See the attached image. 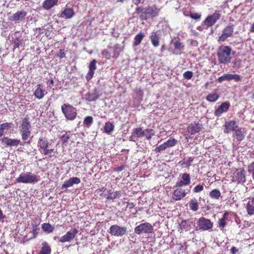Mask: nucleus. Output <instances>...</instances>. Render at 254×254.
<instances>
[{
  "mask_svg": "<svg viewBox=\"0 0 254 254\" xmlns=\"http://www.w3.org/2000/svg\"><path fill=\"white\" fill-rule=\"evenodd\" d=\"M31 127L30 118L27 116L21 119L20 121L19 131L22 140L25 141L30 137L31 134Z\"/></svg>",
  "mask_w": 254,
  "mask_h": 254,
  "instance_id": "f257e3e1",
  "label": "nucleus"
},
{
  "mask_svg": "<svg viewBox=\"0 0 254 254\" xmlns=\"http://www.w3.org/2000/svg\"><path fill=\"white\" fill-rule=\"evenodd\" d=\"M232 49L228 46H221L218 50L217 56L219 62L221 64H227L231 60Z\"/></svg>",
  "mask_w": 254,
  "mask_h": 254,
  "instance_id": "f03ea898",
  "label": "nucleus"
},
{
  "mask_svg": "<svg viewBox=\"0 0 254 254\" xmlns=\"http://www.w3.org/2000/svg\"><path fill=\"white\" fill-rule=\"evenodd\" d=\"M40 180V177L31 172L22 173L16 178V181L18 183L32 184L37 183Z\"/></svg>",
  "mask_w": 254,
  "mask_h": 254,
  "instance_id": "7ed1b4c3",
  "label": "nucleus"
},
{
  "mask_svg": "<svg viewBox=\"0 0 254 254\" xmlns=\"http://www.w3.org/2000/svg\"><path fill=\"white\" fill-rule=\"evenodd\" d=\"M61 109L65 117L69 120H73L77 115L76 110L71 105L64 104L62 105Z\"/></svg>",
  "mask_w": 254,
  "mask_h": 254,
  "instance_id": "20e7f679",
  "label": "nucleus"
},
{
  "mask_svg": "<svg viewBox=\"0 0 254 254\" xmlns=\"http://www.w3.org/2000/svg\"><path fill=\"white\" fill-rule=\"evenodd\" d=\"M153 227L152 225L148 222L141 223L134 228V233L140 235L141 233H151L153 232Z\"/></svg>",
  "mask_w": 254,
  "mask_h": 254,
  "instance_id": "39448f33",
  "label": "nucleus"
},
{
  "mask_svg": "<svg viewBox=\"0 0 254 254\" xmlns=\"http://www.w3.org/2000/svg\"><path fill=\"white\" fill-rule=\"evenodd\" d=\"M78 233V230L76 228H71L69 231L67 232L59 239V242L62 243L70 242L75 238Z\"/></svg>",
  "mask_w": 254,
  "mask_h": 254,
  "instance_id": "423d86ee",
  "label": "nucleus"
},
{
  "mask_svg": "<svg viewBox=\"0 0 254 254\" xmlns=\"http://www.w3.org/2000/svg\"><path fill=\"white\" fill-rule=\"evenodd\" d=\"M127 229L126 227H121L118 225H112L109 229V233L112 235L117 237L123 236L126 234Z\"/></svg>",
  "mask_w": 254,
  "mask_h": 254,
  "instance_id": "0eeeda50",
  "label": "nucleus"
},
{
  "mask_svg": "<svg viewBox=\"0 0 254 254\" xmlns=\"http://www.w3.org/2000/svg\"><path fill=\"white\" fill-rule=\"evenodd\" d=\"M233 32L234 25L230 23L223 30L222 34L219 37L218 41H225L227 38L232 36Z\"/></svg>",
  "mask_w": 254,
  "mask_h": 254,
  "instance_id": "6e6552de",
  "label": "nucleus"
},
{
  "mask_svg": "<svg viewBox=\"0 0 254 254\" xmlns=\"http://www.w3.org/2000/svg\"><path fill=\"white\" fill-rule=\"evenodd\" d=\"M197 225L199 230L207 231L213 227V223L208 219L201 217L197 221Z\"/></svg>",
  "mask_w": 254,
  "mask_h": 254,
  "instance_id": "1a4fd4ad",
  "label": "nucleus"
},
{
  "mask_svg": "<svg viewBox=\"0 0 254 254\" xmlns=\"http://www.w3.org/2000/svg\"><path fill=\"white\" fill-rule=\"evenodd\" d=\"M244 169H237L235 173H234V177L232 179V182H238V184H244L246 181V176L245 175Z\"/></svg>",
  "mask_w": 254,
  "mask_h": 254,
  "instance_id": "9d476101",
  "label": "nucleus"
},
{
  "mask_svg": "<svg viewBox=\"0 0 254 254\" xmlns=\"http://www.w3.org/2000/svg\"><path fill=\"white\" fill-rule=\"evenodd\" d=\"M220 15L218 11H216L213 14L208 16L203 23L207 27L213 25L219 19Z\"/></svg>",
  "mask_w": 254,
  "mask_h": 254,
  "instance_id": "9b49d317",
  "label": "nucleus"
},
{
  "mask_svg": "<svg viewBox=\"0 0 254 254\" xmlns=\"http://www.w3.org/2000/svg\"><path fill=\"white\" fill-rule=\"evenodd\" d=\"M230 106L229 102H225L222 103L220 106L215 110L214 115L215 116L219 117L222 114L227 112Z\"/></svg>",
  "mask_w": 254,
  "mask_h": 254,
  "instance_id": "f8f14e48",
  "label": "nucleus"
},
{
  "mask_svg": "<svg viewBox=\"0 0 254 254\" xmlns=\"http://www.w3.org/2000/svg\"><path fill=\"white\" fill-rule=\"evenodd\" d=\"M1 142L7 146L15 147L17 146L20 144V140L5 137L1 139Z\"/></svg>",
  "mask_w": 254,
  "mask_h": 254,
  "instance_id": "ddd939ff",
  "label": "nucleus"
},
{
  "mask_svg": "<svg viewBox=\"0 0 254 254\" xmlns=\"http://www.w3.org/2000/svg\"><path fill=\"white\" fill-rule=\"evenodd\" d=\"M186 195L185 189L179 188L175 190L173 192L172 198L176 201L180 200L184 197Z\"/></svg>",
  "mask_w": 254,
  "mask_h": 254,
  "instance_id": "4468645a",
  "label": "nucleus"
},
{
  "mask_svg": "<svg viewBox=\"0 0 254 254\" xmlns=\"http://www.w3.org/2000/svg\"><path fill=\"white\" fill-rule=\"evenodd\" d=\"M202 128V125L198 123L194 122L190 124L188 127V131L191 134L199 132Z\"/></svg>",
  "mask_w": 254,
  "mask_h": 254,
  "instance_id": "2eb2a0df",
  "label": "nucleus"
},
{
  "mask_svg": "<svg viewBox=\"0 0 254 254\" xmlns=\"http://www.w3.org/2000/svg\"><path fill=\"white\" fill-rule=\"evenodd\" d=\"M141 136H143L142 129L140 127H137L132 129L128 139L130 141H135L137 138Z\"/></svg>",
  "mask_w": 254,
  "mask_h": 254,
  "instance_id": "dca6fc26",
  "label": "nucleus"
},
{
  "mask_svg": "<svg viewBox=\"0 0 254 254\" xmlns=\"http://www.w3.org/2000/svg\"><path fill=\"white\" fill-rule=\"evenodd\" d=\"M159 9L156 6H148L145 8V15L149 17H154L158 15Z\"/></svg>",
  "mask_w": 254,
  "mask_h": 254,
  "instance_id": "f3484780",
  "label": "nucleus"
},
{
  "mask_svg": "<svg viewBox=\"0 0 254 254\" xmlns=\"http://www.w3.org/2000/svg\"><path fill=\"white\" fill-rule=\"evenodd\" d=\"M80 183V179L77 177L70 178L68 180L64 182L62 186V189H66L72 187L74 184H78Z\"/></svg>",
  "mask_w": 254,
  "mask_h": 254,
  "instance_id": "a211bd4d",
  "label": "nucleus"
},
{
  "mask_svg": "<svg viewBox=\"0 0 254 254\" xmlns=\"http://www.w3.org/2000/svg\"><path fill=\"white\" fill-rule=\"evenodd\" d=\"M239 127L237 125V123L234 121H231L229 122H226L224 126V132L228 133L231 131H235Z\"/></svg>",
  "mask_w": 254,
  "mask_h": 254,
  "instance_id": "6ab92c4d",
  "label": "nucleus"
},
{
  "mask_svg": "<svg viewBox=\"0 0 254 254\" xmlns=\"http://www.w3.org/2000/svg\"><path fill=\"white\" fill-rule=\"evenodd\" d=\"M27 14L24 10H19L9 18L11 21H19L23 20Z\"/></svg>",
  "mask_w": 254,
  "mask_h": 254,
  "instance_id": "aec40b11",
  "label": "nucleus"
},
{
  "mask_svg": "<svg viewBox=\"0 0 254 254\" xmlns=\"http://www.w3.org/2000/svg\"><path fill=\"white\" fill-rule=\"evenodd\" d=\"M45 92L43 85L39 84L36 86L34 94L37 99H41L45 95Z\"/></svg>",
  "mask_w": 254,
  "mask_h": 254,
  "instance_id": "412c9836",
  "label": "nucleus"
},
{
  "mask_svg": "<svg viewBox=\"0 0 254 254\" xmlns=\"http://www.w3.org/2000/svg\"><path fill=\"white\" fill-rule=\"evenodd\" d=\"M96 61L95 60H93L90 63L89 66V71L86 74V79L89 81L90 80L92 77L93 76V75L94 74V70L96 68Z\"/></svg>",
  "mask_w": 254,
  "mask_h": 254,
  "instance_id": "4be33fe9",
  "label": "nucleus"
},
{
  "mask_svg": "<svg viewBox=\"0 0 254 254\" xmlns=\"http://www.w3.org/2000/svg\"><path fill=\"white\" fill-rule=\"evenodd\" d=\"M172 43L174 45V50L173 54L175 55L181 54V51L184 49V45L180 41V40L172 41Z\"/></svg>",
  "mask_w": 254,
  "mask_h": 254,
  "instance_id": "5701e85b",
  "label": "nucleus"
},
{
  "mask_svg": "<svg viewBox=\"0 0 254 254\" xmlns=\"http://www.w3.org/2000/svg\"><path fill=\"white\" fill-rule=\"evenodd\" d=\"M150 39L154 47H157L159 46L160 36L158 32H152L151 33Z\"/></svg>",
  "mask_w": 254,
  "mask_h": 254,
  "instance_id": "b1692460",
  "label": "nucleus"
},
{
  "mask_svg": "<svg viewBox=\"0 0 254 254\" xmlns=\"http://www.w3.org/2000/svg\"><path fill=\"white\" fill-rule=\"evenodd\" d=\"M100 95L97 92L96 89H94L93 92H88L85 95L86 100L89 102L96 101L99 97Z\"/></svg>",
  "mask_w": 254,
  "mask_h": 254,
  "instance_id": "393cba45",
  "label": "nucleus"
},
{
  "mask_svg": "<svg viewBox=\"0 0 254 254\" xmlns=\"http://www.w3.org/2000/svg\"><path fill=\"white\" fill-rule=\"evenodd\" d=\"M74 15L73 9L71 8H66L63 10L61 14V17L65 19L71 18Z\"/></svg>",
  "mask_w": 254,
  "mask_h": 254,
  "instance_id": "a878e982",
  "label": "nucleus"
},
{
  "mask_svg": "<svg viewBox=\"0 0 254 254\" xmlns=\"http://www.w3.org/2000/svg\"><path fill=\"white\" fill-rule=\"evenodd\" d=\"M246 208L248 215H252L254 214V196L248 202Z\"/></svg>",
  "mask_w": 254,
  "mask_h": 254,
  "instance_id": "bb28decb",
  "label": "nucleus"
},
{
  "mask_svg": "<svg viewBox=\"0 0 254 254\" xmlns=\"http://www.w3.org/2000/svg\"><path fill=\"white\" fill-rule=\"evenodd\" d=\"M191 228V223L188 222L186 220H183L179 225L178 231L182 233L184 231H187Z\"/></svg>",
  "mask_w": 254,
  "mask_h": 254,
  "instance_id": "cd10ccee",
  "label": "nucleus"
},
{
  "mask_svg": "<svg viewBox=\"0 0 254 254\" xmlns=\"http://www.w3.org/2000/svg\"><path fill=\"white\" fill-rule=\"evenodd\" d=\"M49 145V141L44 138L43 137H40L38 141V146L39 147V150L40 151L41 149L44 150L48 148Z\"/></svg>",
  "mask_w": 254,
  "mask_h": 254,
  "instance_id": "c85d7f7f",
  "label": "nucleus"
},
{
  "mask_svg": "<svg viewBox=\"0 0 254 254\" xmlns=\"http://www.w3.org/2000/svg\"><path fill=\"white\" fill-rule=\"evenodd\" d=\"M145 8H143L142 6H140L136 8L134 13L140 15V18L142 20H146L148 18V16L145 15Z\"/></svg>",
  "mask_w": 254,
  "mask_h": 254,
  "instance_id": "c756f323",
  "label": "nucleus"
},
{
  "mask_svg": "<svg viewBox=\"0 0 254 254\" xmlns=\"http://www.w3.org/2000/svg\"><path fill=\"white\" fill-rule=\"evenodd\" d=\"M58 0H46L43 4V7L45 9H49L57 4Z\"/></svg>",
  "mask_w": 254,
  "mask_h": 254,
  "instance_id": "7c9ffc66",
  "label": "nucleus"
},
{
  "mask_svg": "<svg viewBox=\"0 0 254 254\" xmlns=\"http://www.w3.org/2000/svg\"><path fill=\"white\" fill-rule=\"evenodd\" d=\"M234 137L237 139L238 141H241L245 137V134L241 128L238 127L234 131Z\"/></svg>",
  "mask_w": 254,
  "mask_h": 254,
  "instance_id": "2f4dec72",
  "label": "nucleus"
},
{
  "mask_svg": "<svg viewBox=\"0 0 254 254\" xmlns=\"http://www.w3.org/2000/svg\"><path fill=\"white\" fill-rule=\"evenodd\" d=\"M42 247L39 254H51V249L46 242H44L42 244Z\"/></svg>",
  "mask_w": 254,
  "mask_h": 254,
  "instance_id": "473e14b6",
  "label": "nucleus"
},
{
  "mask_svg": "<svg viewBox=\"0 0 254 254\" xmlns=\"http://www.w3.org/2000/svg\"><path fill=\"white\" fill-rule=\"evenodd\" d=\"M189 204L190 209L193 211H196L198 209V202L196 198L191 199Z\"/></svg>",
  "mask_w": 254,
  "mask_h": 254,
  "instance_id": "72a5a7b5",
  "label": "nucleus"
},
{
  "mask_svg": "<svg viewBox=\"0 0 254 254\" xmlns=\"http://www.w3.org/2000/svg\"><path fill=\"white\" fill-rule=\"evenodd\" d=\"M121 196V193L120 191H116L112 192L111 191H109L107 198L110 200H113L116 198H120Z\"/></svg>",
  "mask_w": 254,
  "mask_h": 254,
  "instance_id": "f704fd0d",
  "label": "nucleus"
},
{
  "mask_svg": "<svg viewBox=\"0 0 254 254\" xmlns=\"http://www.w3.org/2000/svg\"><path fill=\"white\" fill-rule=\"evenodd\" d=\"M42 230L48 233H52L54 230V228L49 223H44L42 225Z\"/></svg>",
  "mask_w": 254,
  "mask_h": 254,
  "instance_id": "c9c22d12",
  "label": "nucleus"
},
{
  "mask_svg": "<svg viewBox=\"0 0 254 254\" xmlns=\"http://www.w3.org/2000/svg\"><path fill=\"white\" fill-rule=\"evenodd\" d=\"M209 196L212 198L218 199L221 196V192L219 190L214 189L209 192Z\"/></svg>",
  "mask_w": 254,
  "mask_h": 254,
  "instance_id": "e433bc0d",
  "label": "nucleus"
},
{
  "mask_svg": "<svg viewBox=\"0 0 254 254\" xmlns=\"http://www.w3.org/2000/svg\"><path fill=\"white\" fill-rule=\"evenodd\" d=\"M143 136L145 135L147 139H150L154 135V131L153 129L147 128L142 130Z\"/></svg>",
  "mask_w": 254,
  "mask_h": 254,
  "instance_id": "4c0bfd02",
  "label": "nucleus"
},
{
  "mask_svg": "<svg viewBox=\"0 0 254 254\" xmlns=\"http://www.w3.org/2000/svg\"><path fill=\"white\" fill-rule=\"evenodd\" d=\"M145 35L144 34L140 32L137 35H136L134 37V44L135 46H137L139 45L141 42V41L144 38Z\"/></svg>",
  "mask_w": 254,
  "mask_h": 254,
  "instance_id": "58836bf2",
  "label": "nucleus"
},
{
  "mask_svg": "<svg viewBox=\"0 0 254 254\" xmlns=\"http://www.w3.org/2000/svg\"><path fill=\"white\" fill-rule=\"evenodd\" d=\"M114 128V125L113 123L107 122L105 124L104 126L105 131L108 134H110L113 131Z\"/></svg>",
  "mask_w": 254,
  "mask_h": 254,
  "instance_id": "ea45409f",
  "label": "nucleus"
},
{
  "mask_svg": "<svg viewBox=\"0 0 254 254\" xmlns=\"http://www.w3.org/2000/svg\"><path fill=\"white\" fill-rule=\"evenodd\" d=\"M219 97V95L217 93H211L207 96L206 99L209 102H215L218 100Z\"/></svg>",
  "mask_w": 254,
  "mask_h": 254,
  "instance_id": "a19ab883",
  "label": "nucleus"
},
{
  "mask_svg": "<svg viewBox=\"0 0 254 254\" xmlns=\"http://www.w3.org/2000/svg\"><path fill=\"white\" fill-rule=\"evenodd\" d=\"M165 143L167 148H169L175 146L177 143V140L175 138L171 137Z\"/></svg>",
  "mask_w": 254,
  "mask_h": 254,
  "instance_id": "79ce46f5",
  "label": "nucleus"
},
{
  "mask_svg": "<svg viewBox=\"0 0 254 254\" xmlns=\"http://www.w3.org/2000/svg\"><path fill=\"white\" fill-rule=\"evenodd\" d=\"M38 224H32V234L33 236L31 238V239H34L35 238L37 234L39 232V228L38 227Z\"/></svg>",
  "mask_w": 254,
  "mask_h": 254,
  "instance_id": "37998d69",
  "label": "nucleus"
},
{
  "mask_svg": "<svg viewBox=\"0 0 254 254\" xmlns=\"http://www.w3.org/2000/svg\"><path fill=\"white\" fill-rule=\"evenodd\" d=\"M182 180L183 182L185 183L187 185H188L190 183V178L189 174L185 173L182 175Z\"/></svg>",
  "mask_w": 254,
  "mask_h": 254,
  "instance_id": "c03bdc74",
  "label": "nucleus"
},
{
  "mask_svg": "<svg viewBox=\"0 0 254 254\" xmlns=\"http://www.w3.org/2000/svg\"><path fill=\"white\" fill-rule=\"evenodd\" d=\"M93 121V118L91 116H88L84 119V124L88 127L91 126Z\"/></svg>",
  "mask_w": 254,
  "mask_h": 254,
  "instance_id": "a18cd8bd",
  "label": "nucleus"
},
{
  "mask_svg": "<svg viewBox=\"0 0 254 254\" xmlns=\"http://www.w3.org/2000/svg\"><path fill=\"white\" fill-rule=\"evenodd\" d=\"M23 43V40L19 38H15L13 41L14 48H19Z\"/></svg>",
  "mask_w": 254,
  "mask_h": 254,
  "instance_id": "49530a36",
  "label": "nucleus"
},
{
  "mask_svg": "<svg viewBox=\"0 0 254 254\" xmlns=\"http://www.w3.org/2000/svg\"><path fill=\"white\" fill-rule=\"evenodd\" d=\"M13 126L12 123H5L0 125V127H1L3 130L5 129L8 130L11 128Z\"/></svg>",
  "mask_w": 254,
  "mask_h": 254,
  "instance_id": "de8ad7c7",
  "label": "nucleus"
},
{
  "mask_svg": "<svg viewBox=\"0 0 254 254\" xmlns=\"http://www.w3.org/2000/svg\"><path fill=\"white\" fill-rule=\"evenodd\" d=\"M166 148H167V147L164 142V143L161 144L159 146L157 147L155 149V151L156 153L160 152L163 150H165Z\"/></svg>",
  "mask_w": 254,
  "mask_h": 254,
  "instance_id": "09e8293b",
  "label": "nucleus"
},
{
  "mask_svg": "<svg viewBox=\"0 0 254 254\" xmlns=\"http://www.w3.org/2000/svg\"><path fill=\"white\" fill-rule=\"evenodd\" d=\"M54 150V149H49L48 148H47L46 149L43 150L44 154L45 155H48L50 157H52L54 156V155L52 154Z\"/></svg>",
  "mask_w": 254,
  "mask_h": 254,
  "instance_id": "8fccbe9b",
  "label": "nucleus"
},
{
  "mask_svg": "<svg viewBox=\"0 0 254 254\" xmlns=\"http://www.w3.org/2000/svg\"><path fill=\"white\" fill-rule=\"evenodd\" d=\"M233 67L235 68H238L241 66V61L240 60H235L232 62Z\"/></svg>",
  "mask_w": 254,
  "mask_h": 254,
  "instance_id": "3c124183",
  "label": "nucleus"
},
{
  "mask_svg": "<svg viewBox=\"0 0 254 254\" xmlns=\"http://www.w3.org/2000/svg\"><path fill=\"white\" fill-rule=\"evenodd\" d=\"M184 77L187 79H190L193 76V73L190 71H187L183 74Z\"/></svg>",
  "mask_w": 254,
  "mask_h": 254,
  "instance_id": "603ef678",
  "label": "nucleus"
},
{
  "mask_svg": "<svg viewBox=\"0 0 254 254\" xmlns=\"http://www.w3.org/2000/svg\"><path fill=\"white\" fill-rule=\"evenodd\" d=\"M203 186L201 185H197L193 189V191L195 193L201 192L203 190Z\"/></svg>",
  "mask_w": 254,
  "mask_h": 254,
  "instance_id": "864d4df0",
  "label": "nucleus"
},
{
  "mask_svg": "<svg viewBox=\"0 0 254 254\" xmlns=\"http://www.w3.org/2000/svg\"><path fill=\"white\" fill-rule=\"evenodd\" d=\"M218 224L220 228L223 229L226 225V221L224 219H220L218 221Z\"/></svg>",
  "mask_w": 254,
  "mask_h": 254,
  "instance_id": "5fc2aeb1",
  "label": "nucleus"
},
{
  "mask_svg": "<svg viewBox=\"0 0 254 254\" xmlns=\"http://www.w3.org/2000/svg\"><path fill=\"white\" fill-rule=\"evenodd\" d=\"M65 54L64 49H60L58 52L57 56L62 59L65 57Z\"/></svg>",
  "mask_w": 254,
  "mask_h": 254,
  "instance_id": "6e6d98bb",
  "label": "nucleus"
},
{
  "mask_svg": "<svg viewBox=\"0 0 254 254\" xmlns=\"http://www.w3.org/2000/svg\"><path fill=\"white\" fill-rule=\"evenodd\" d=\"M248 171L250 174L254 172V162L249 165Z\"/></svg>",
  "mask_w": 254,
  "mask_h": 254,
  "instance_id": "4d7b16f0",
  "label": "nucleus"
},
{
  "mask_svg": "<svg viewBox=\"0 0 254 254\" xmlns=\"http://www.w3.org/2000/svg\"><path fill=\"white\" fill-rule=\"evenodd\" d=\"M190 16L191 18L195 20L199 19L201 17L200 14L196 13H191Z\"/></svg>",
  "mask_w": 254,
  "mask_h": 254,
  "instance_id": "13d9d810",
  "label": "nucleus"
},
{
  "mask_svg": "<svg viewBox=\"0 0 254 254\" xmlns=\"http://www.w3.org/2000/svg\"><path fill=\"white\" fill-rule=\"evenodd\" d=\"M184 186H187V185L185 184V183L183 182V180H181L176 183L175 186L176 187H182Z\"/></svg>",
  "mask_w": 254,
  "mask_h": 254,
  "instance_id": "bf43d9fd",
  "label": "nucleus"
},
{
  "mask_svg": "<svg viewBox=\"0 0 254 254\" xmlns=\"http://www.w3.org/2000/svg\"><path fill=\"white\" fill-rule=\"evenodd\" d=\"M241 76L238 74H233V80H234L235 81L238 82L241 80Z\"/></svg>",
  "mask_w": 254,
  "mask_h": 254,
  "instance_id": "052dcab7",
  "label": "nucleus"
},
{
  "mask_svg": "<svg viewBox=\"0 0 254 254\" xmlns=\"http://www.w3.org/2000/svg\"><path fill=\"white\" fill-rule=\"evenodd\" d=\"M233 74H226V80L230 81L233 80Z\"/></svg>",
  "mask_w": 254,
  "mask_h": 254,
  "instance_id": "680f3d73",
  "label": "nucleus"
},
{
  "mask_svg": "<svg viewBox=\"0 0 254 254\" xmlns=\"http://www.w3.org/2000/svg\"><path fill=\"white\" fill-rule=\"evenodd\" d=\"M225 80H226L225 74L222 75L221 77H219L218 79V81L220 82H222Z\"/></svg>",
  "mask_w": 254,
  "mask_h": 254,
  "instance_id": "e2e57ef3",
  "label": "nucleus"
},
{
  "mask_svg": "<svg viewBox=\"0 0 254 254\" xmlns=\"http://www.w3.org/2000/svg\"><path fill=\"white\" fill-rule=\"evenodd\" d=\"M192 161V159H190V158L189 160L187 161H184L183 163H182V164H186L187 165V166H189L190 165Z\"/></svg>",
  "mask_w": 254,
  "mask_h": 254,
  "instance_id": "0e129e2a",
  "label": "nucleus"
},
{
  "mask_svg": "<svg viewBox=\"0 0 254 254\" xmlns=\"http://www.w3.org/2000/svg\"><path fill=\"white\" fill-rule=\"evenodd\" d=\"M132 1L136 5H138L140 3H143V1L142 2L141 0H132Z\"/></svg>",
  "mask_w": 254,
  "mask_h": 254,
  "instance_id": "69168bd1",
  "label": "nucleus"
},
{
  "mask_svg": "<svg viewBox=\"0 0 254 254\" xmlns=\"http://www.w3.org/2000/svg\"><path fill=\"white\" fill-rule=\"evenodd\" d=\"M238 251V249L235 247H233L231 249V252L232 254H235Z\"/></svg>",
  "mask_w": 254,
  "mask_h": 254,
  "instance_id": "338daca9",
  "label": "nucleus"
},
{
  "mask_svg": "<svg viewBox=\"0 0 254 254\" xmlns=\"http://www.w3.org/2000/svg\"><path fill=\"white\" fill-rule=\"evenodd\" d=\"M62 138L64 139V142H67L69 138V136L67 134H64L63 135Z\"/></svg>",
  "mask_w": 254,
  "mask_h": 254,
  "instance_id": "774afa93",
  "label": "nucleus"
}]
</instances>
